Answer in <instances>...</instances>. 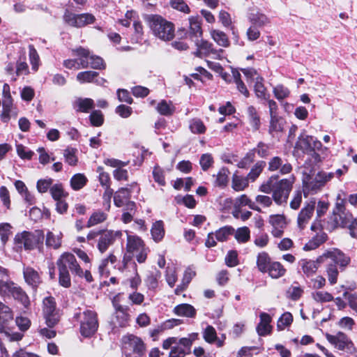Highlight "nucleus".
Wrapping results in <instances>:
<instances>
[{"instance_id":"nucleus-1","label":"nucleus","mask_w":357,"mask_h":357,"mask_svg":"<svg viewBox=\"0 0 357 357\" xmlns=\"http://www.w3.org/2000/svg\"><path fill=\"white\" fill-rule=\"evenodd\" d=\"M295 181L294 175L282 179H279L278 175H272L259 186V190L266 194L272 192L274 202L282 205L287 204Z\"/></svg>"},{"instance_id":"nucleus-2","label":"nucleus","mask_w":357,"mask_h":357,"mask_svg":"<svg viewBox=\"0 0 357 357\" xmlns=\"http://www.w3.org/2000/svg\"><path fill=\"white\" fill-rule=\"evenodd\" d=\"M59 270V284L65 288L71 286L70 271L74 276L83 278V270L78 264L75 256L69 252H64L56 261Z\"/></svg>"},{"instance_id":"nucleus-3","label":"nucleus","mask_w":357,"mask_h":357,"mask_svg":"<svg viewBox=\"0 0 357 357\" xmlns=\"http://www.w3.org/2000/svg\"><path fill=\"white\" fill-rule=\"evenodd\" d=\"M146 20L155 37L164 41L174 38L175 27L173 22L158 14L147 15Z\"/></svg>"},{"instance_id":"nucleus-4","label":"nucleus","mask_w":357,"mask_h":357,"mask_svg":"<svg viewBox=\"0 0 357 357\" xmlns=\"http://www.w3.org/2000/svg\"><path fill=\"white\" fill-rule=\"evenodd\" d=\"M45 236L42 230L37 229L34 231H24L16 234L15 242L17 245H23L26 250L38 249L40 252L43 250V241Z\"/></svg>"},{"instance_id":"nucleus-5","label":"nucleus","mask_w":357,"mask_h":357,"mask_svg":"<svg viewBox=\"0 0 357 357\" xmlns=\"http://www.w3.org/2000/svg\"><path fill=\"white\" fill-rule=\"evenodd\" d=\"M0 295L3 297H13L25 308H28L30 305L29 298L26 293L12 281L0 280Z\"/></svg>"},{"instance_id":"nucleus-6","label":"nucleus","mask_w":357,"mask_h":357,"mask_svg":"<svg viewBox=\"0 0 357 357\" xmlns=\"http://www.w3.org/2000/svg\"><path fill=\"white\" fill-rule=\"evenodd\" d=\"M146 345L143 340L134 335L123 336L122 351L125 357H146Z\"/></svg>"},{"instance_id":"nucleus-7","label":"nucleus","mask_w":357,"mask_h":357,"mask_svg":"<svg viewBox=\"0 0 357 357\" xmlns=\"http://www.w3.org/2000/svg\"><path fill=\"white\" fill-rule=\"evenodd\" d=\"M99 236L98 241V249L102 253L105 252L110 245H113L116 239H119L122 236V232L120 230H98L97 231H91L87 234L86 237L89 240L93 239Z\"/></svg>"},{"instance_id":"nucleus-8","label":"nucleus","mask_w":357,"mask_h":357,"mask_svg":"<svg viewBox=\"0 0 357 357\" xmlns=\"http://www.w3.org/2000/svg\"><path fill=\"white\" fill-rule=\"evenodd\" d=\"M126 250L135 256L136 260L138 263H144L147 258V255L149 251V248L146 247L144 242L136 235H131L127 234V243Z\"/></svg>"},{"instance_id":"nucleus-9","label":"nucleus","mask_w":357,"mask_h":357,"mask_svg":"<svg viewBox=\"0 0 357 357\" xmlns=\"http://www.w3.org/2000/svg\"><path fill=\"white\" fill-rule=\"evenodd\" d=\"M73 55L76 56L78 59H68L63 62V65L68 69L79 70L80 68H88L90 50L79 46L71 50Z\"/></svg>"},{"instance_id":"nucleus-10","label":"nucleus","mask_w":357,"mask_h":357,"mask_svg":"<svg viewBox=\"0 0 357 357\" xmlns=\"http://www.w3.org/2000/svg\"><path fill=\"white\" fill-rule=\"evenodd\" d=\"M345 204L346 200L338 195L331 217L333 223H357L351 213L347 210Z\"/></svg>"},{"instance_id":"nucleus-11","label":"nucleus","mask_w":357,"mask_h":357,"mask_svg":"<svg viewBox=\"0 0 357 357\" xmlns=\"http://www.w3.org/2000/svg\"><path fill=\"white\" fill-rule=\"evenodd\" d=\"M98 321L97 313L92 310H86L83 312V317L80 323V333L85 337L92 336L97 331Z\"/></svg>"},{"instance_id":"nucleus-12","label":"nucleus","mask_w":357,"mask_h":357,"mask_svg":"<svg viewBox=\"0 0 357 357\" xmlns=\"http://www.w3.org/2000/svg\"><path fill=\"white\" fill-rule=\"evenodd\" d=\"M43 317L45 323L49 328H53L59 321V315L56 308L54 298L52 296L45 297L43 299Z\"/></svg>"},{"instance_id":"nucleus-13","label":"nucleus","mask_w":357,"mask_h":357,"mask_svg":"<svg viewBox=\"0 0 357 357\" xmlns=\"http://www.w3.org/2000/svg\"><path fill=\"white\" fill-rule=\"evenodd\" d=\"M136 190L137 194L140 192V188L136 182L128 184L126 187L118 189L114 195V204L116 207H122L130 200L132 192Z\"/></svg>"},{"instance_id":"nucleus-14","label":"nucleus","mask_w":357,"mask_h":357,"mask_svg":"<svg viewBox=\"0 0 357 357\" xmlns=\"http://www.w3.org/2000/svg\"><path fill=\"white\" fill-rule=\"evenodd\" d=\"M327 340L335 348L348 353H352L355 350L354 345L346 334L338 332L336 335L326 334Z\"/></svg>"},{"instance_id":"nucleus-15","label":"nucleus","mask_w":357,"mask_h":357,"mask_svg":"<svg viewBox=\"0 0 357 357\" xmlns=\"http://www.w3.org/2000/svg\"><path fill=\"white\" fill-rule=\"evenodd\" d=\"M197 46V50L194 52L195 56L202 58L203 56H208L213 55L215 58L220 59V54L223 53L224 50L222 49L217 50L214 47L212 43L204 40L196 39L195 40Z\"/></svg>"},{"instance_id":"nucleus-16","label":"nucleus","mask_w":357,"mask_h":357,"mask_svg":"<svg viewBox=\"0 0 357 357\" xmlns=\"http://www.w3.org/2000/svg\"><path fill=\"white\" fill-rule=\"evenodd\" d=\"M293 170L292 165L287 160L280 156H273L268 162V171L274 172L278 171L282 175L290 174Z\"/></svg>"},{"instance_id":"nucleus-17","label":"nucleus","mask_w":357,"mask_h":357,"mask_svg":"<svg viewBox=\"0 0 357 357\" xmlns=\"http://www.w3.org/2000/svg\"><path fill=\"white\" fill-rule=\"evenodd\" d=\"M311 230L319 232L305 245L303 249L306 251L316 249L327 239V234L322 231V225H311Z\"/></svg>"},{"instance_id":"nucleus-18","label":"nucleus","mask_w":357,"mask_h":357,"mask_svg":"<svg viewBox=\"0 0 357 357\" xmlns=\"http://www.w3.org/2000/svg\"><path fill=\"white\" fill-rule=\"evenodd\" d=\"M324 258L330 259L333 264L339 265L340 268H345L350 262L349 257L345 255L342 252L337 249L331 251H327L324 255Z\"/></svg>"},{"instance_id":"nucleus-19","label":"nucleus","mask_w":357,"mask_h":357,"mask_svg":"<svg viewBox=\"0 0 357 357\" xmlns=\"http://www.w3.org/2000/svg\"><path fill=\"white\" fill-rule=\"evenodd\" d=\"M115 309V324L120 327H125L128 325L130 315L128 313L129 307L128 306L122 305L116 303H113Z\"/></svg>"},{"instance_id":"nucleus-20","label":"nucleus","mask_w":357,"mask_h":357,"mask_svg":"<svg viewBox=\"0 0 357 357\" xmlns=\"http://www.w3.org/2000/svg\"><path fill=\"white\" fill-rule=\"evenodd\" d=\"M324 261V256L321 255L317 258L316 261L308 260L306 259H301L299 261V265L301 266V268L303 273L307 275L310 276L313 275L318 268V265L322 263Z\"/></svg>"},{"instance_id":"nucleus-21","label":"nucleus","mask_w":357,"mask_h":357,"mask_svg":"<svg viewBox=\"0 0 357 357\" xmlns=\"http://www.w3.org/2000/svg\"><path fill=\"white\" fill-rule=\"evenodd\" d=\"M260 322L257 326V332L259 336H265L271 333L272 327L270 325L271 322V316L266 312H261L259 314Z\"/></svg>"},{"instance_id":"nucleus-22","label":"nucleus","mask_w":357,"mask_h":357,"mask_svg":"<svg viewBox=\"0 0 357 357\" xmlns=\"http://www.w3.org/2000/svg\"><path fill=\"white\" fill-rule=\"evenodd\" d=\"M190 31L189 35L192 40L199 39L202 37L203 31L202 28V20L199 16H191L189 18Z\"/></svg>"},{"instance_id":"nucleus-23","label":"nucleus","mask_w":357,"mask_h":357,"mask_svg":"<svg viewBox=\"0 0 357 357\" xmlns=\"http://www.w3.org/2000/svg\"><path fill=\"white\" fill-rule=\"evenodd\" d=\"M23 275L26 282L33 288L38 287L42 282L38 271L31 267H24Z\"/></svg>"},{"instance_id":"nucleus-24","label":"nucleus","mask_w":357,"mask_h":357,"mask_svg":"<svg viewBox=\"0 0 357 357\" xmlns=\"http://www.w3.org/2000/svg\"><path fill=\"white\" fill-rule=\"evenodd\" d=\"M312 142L313 137L305 134H301L298 137L295 148L298 150H301L303 153H312L311 146Z\"/></svg>"},{"instance_id":"nucleus-25","label":"nucleus","mask_w":357,"mask_h":357,"mask_svg":"<svg viewBox=\"0 0 357 357\" xmlns=\"http://www.w3.org/2000/svg\"><path fill=\"white\" fill-rule=\"evenodd\" d=\"M247 116L250 125L253 131H257L261 127V118L260 115L253 105H250L247 108Z\"/></svg>"},{"instance_id":"nucleus-26","label":"nucleus","mask_w":357,"mask_h":357,"mask_svg":"<svg viewBox=\"0 0 357 357\" xmlns=\"http://www.w3.org/2000/svg\"><path fill=\"white\" fill-rule=\"evenodd\" d=\"M13 321V315L10 308L0 301V331L5 332L4 324Z\"/></svg>"},{"instance_id":"nucleus-27","label":"nucleus","mask_w":357,"mask_h":357,"mask_svg":"<svg viewBox=\"0 0 357 357\" xmlns=\"http://www.w3.org/2000/svg\"><path fill=\"white\" fill-rule=\"evenodd\" d=\"M322 186L315 177L310 181H303V192L305 197H307L310 194H316L321 190Z\"/></svg>"},{"instance_id":"nucleus-28","label":"nucleus","mask_w":357,"mask_h":357,"mask_svg":"<svg viewBox=\"0 0 357 357\" xmlns=\"http://www.w3.org/2000/svg\"><path fill=\"white\" fill-rule=\"evenodd\" d=\"M212 39L219 45L225 48L230 46V41L228 36L219 29H212L210 31Z\"/></svg>"},{"instance_id":"nucleus-29","label":"nucleus","mask_w":357,"mask_h":357,"mask_svg":"<svg viewBox=\"0 0 357 357\" xmlns=\"http://www.w3.org/2000/svg\"><path fill=\"white\" fill-rule=\"evenodd\" d=\"M173 312L178 316L195 317L196 315L195 308L188 303H182L174 307Z\"/></svg>"},{"instance_id":"nucleus-30","label":"nucleus","mask_w":357,"mask_h":357,"mask_svg":"<svg viewBox=\"0 0 357 357\" xmlns=\"http://www.w3.org/2000/svg\"><path fill=\"white\" fill-rule=\"evenodd\" d=\"M284 121L280 116H270V122L268 126V133L274 135V133L282 132L284 131Z\"/></svg>"},{"instance_id":"nucleus-31","label":"nucleus","mask_w":357,"mask_h":357,"mask_svg":"<svg viewBox=\"0 0 357 357\" xmlns=\"http://www.w3.org/2000/svg\"><path fill=\"white\" fill-rule=\"evenodd\" d=\"M314 202L307 204L298 213V223H304L309 221L314 213Z\"/></svg>"},{"instance_id":"nucleus-32","label":"nucleus","mask_w":357,"mask_h":357,"mask_svg":"<svg viewBox=\"0 0 357 357\" xmlns=\"http://www.w3.org/2000/svg\"><path fill=\"white\" fill-rule=\"evenodd\" d=\"M77 112L89 113L90 110L94 108L95 104L93 99L89 98H78L75 102Z\"/></svg>"},{"instance_id":"nucleus-33","label":"nucleus","mask_w":357,"mask_h":357,"mask_svg":"<svg viewBox=\"0 0 357 357\" xmlns=\"http://www.w3.org/2000/svg\"><path fill=\"white\" fill-rule=\"evenodd\" d=\"M99 75V73L93 70L82 71L77 73L76 76L77 80L80 84L84 83H98V80L96 79Z\"/></svg>"},{"instance_id":"nucleus-34","label":"nucleus","mask_w":357,"mask_h":357,"mask_svg":"<svg viewBox=\"0 0 357 357\" xmlns=\"http://www.w3.org/2000/svg\"><path fill=\"white\" fill-rule=\"evenodd\" d=\"M268 268V270H267L266 273L274 279L282 277L286 273V269L278 261H272Z\"/></svg>"},{"instance_id":"nucleus-35","label":"nucleus","mask_w":357,"mask_h":357,"mask_svg":"<svg viewBox=\"0 0 357 357\" xmlns=\"http://www.w3.org/2000/svg\"><path fill=\"white\" fill-rule=\"evenodd\" d=\"M248 19L253 26L258 27H262L271 22L269 18L265 14L259 12L250 13Z\"/></svg>"},{"instance_id":"nucleus-36","label":"nucleus","mask_w":357,"mask_h":357,"mask_svg":"<svg viewBox=\"0 0 357 357\" xmlns=\"http://www.w3.org/2000/svg\"><path fill=\"white\" fill-rule=\"evenodd\" d=\"M264 79L261 75L255 77L254 91L258 98L268 100L266 88L264 84Z\"/></svg>"},{"instance_id":"nucleus-37","label":"nucleus","mask_w":357,"mask_h":357,"mask_svg":"<svg viewBox=\"0 0 357 357\" xmlns=\"http://www.w3.org/2000/svg\"><path fill=\"white\" fill-rule=\"evenodd\" d=\"M61 232L54 233L48 231L46 236V245L54 249H58L61 245Z\"/></svg>"},{"instance_id":"nucleus-38","label":"nucleus","mask_w":357,"mask_h":357,"mask_svg":"<svg viewBox=\"0 0 357 357\" xmlns=\"http://www.w3.org/2000/svg\"><path fill=\"white\" fill-rule=\"evenodd\" d=\"M88 182V178L84 174L77 173L73 175L70 181V186L74 190H79L83 188Z\"/></svg>"},{"instance_id":"nucleus-39","label":"nucleus","mask_w":357,"mask_h":357,"mask_svg":"<svg viewBox=\"0 0 357 357\" xmlns=\"http://www.w3.org/2000/svg\"><path fill=\"white\" fill-rule=\"evenodd\" d=\"M271 262L272 261L268 253L262 252L258 254L257 257V266L260 272L266 273Z\"/></svg>"},{"instance_id":"nucleus-40","label":"nucleus","mask_w":357,"mask_h":357,"mask_svg":"<svg viewBox=\"0 0 357 357\" xmlns=\"http://www.w3.org/2000/svg\"><path fill=\"white\" fill-rule=\"evenodd\" d=\"M266 163L264 160L257 161L254 166L251 168L250 172L248 174L247 177L249 181H255L261 174L263 169L266 167Z\"/></svg>"},{"instance_id":"nucleus-41","label":"nucleus","mask_w":357,"mask_h":357,"mask_svg":"<svg viewBox=\"0 0 357 357\" xmlns=\"http://www.w3.org/2000/svg\"><path fill=\"white\" fill-rule=\"evenodd\" d=\"M161 278V273L158 270L151 272L145 280L146 285L150 290H155L158 286V280Z\"/></svg>"},{"instance_id":"nucleus-42","label":"nucleus","mask_w":357,"mask_h":357,"mask_svg":"<svg viewBox=\"0 0 357 357\" xmlns=\"http://www.w3.org/2000/svg\"><path fill=\"white\" fill-rule=\"evenodd\" d=\"M156 110L162 116H170L174 113L175 107L172 105L171 102L168 103L167 100H162L158 102Z\"/></svg>"},{"instance_id":"nucleus-43","label":"nucleus","mask_w":357,"mask_h":357,"mask_svg":"<svg viewBox=\"0 0 357 357\" xmlns=\"http://www.w3.org/2000/svg\"><path fill=\"white\" fill-rule=\"evenodd\" d=\"M249 179L248 177H243L234 174L232 178V188L236 191L243 190L248 186Z\"/></svg>"},{"instance_id":"nucleus-44","label":"nucleus","mask_w":357,"mask_h":357,"mask_svg":"<svg viewBox=\"0 0 357 357\" xmlns=\"http://www.w3.org/2000/svg\"><path fill=\"white\" fill-rule=\"evenodd\" d=\"M77 18L78 21L77 28L84 27L89 24H92L96 22L95 16L89 13L77 14Z\"/></svg>"},{"instance_id":"nucleus-45","label":"nucleus","mask_w":357,"mask_h":357,"mask_svg":"<svg viewBox=\"0 0 357 357\" xmlns=\"http://www.w3.org/2000/svg\"><path fill=\"white\" fill-rule=\"evenodd\" d=\"M50 194L55 201H59L68 195V193L64 191L61 183H56L53 185L50 188Z\"/></svg>"},{"instance_id":"nucleus-46","label":"nucleus","mask_w":357,"mask_h":357,"mask_svg":"<svg viewBox=\"0 0 357 357\" xmlns=\"http://www.w3.org/2000/svg\"><path fill=\"white\" fill-rule=\"evenodd\" d=\"M250 150L255 155L257 153L261 158H266L270 155V146L264 142H258L257 146Z\"/></svg>"},{"instance_id":"nucleus-47","label":"nucleus","mask_w":357,"mask_h":357,"mask_svg":"<svg viewBox=\"0 0 357 357\" xmlns=\"http://www.w3.org/2000/svg\"><path fill=\"white\" fill-rule=\"evenodd\" d=\"M89 67L96 70H105L106 63L104 60L99 56L90 55L88 57Z\"/></svg>"},{"instance_id":"nucleus-48","label":"nucleus","mask_w":357,"mask_h":357,"mask_svg":"<svg viewBox=\"0 0 357 357\" xmlns=\"http://www.w3.org/2000/svg\"><path fill=\"white\" fill-rule=\"evenodd\" d=\"M89 121L92 126L100 127L104 123V115L100 110H93L89 115Z\"/></svg>"},{"instance_id":"nucleus-49","label":"nucleus","mask_w":357,"mask_h":357,"mask_svg":"<svg viewBox=\"0 0 357 357\" xmlns=\"http://www.w3.org/2000/svg\"><path fill=\"white\" fill-rule=\"evenodd\" d=\"M151 234L155 242L158 243L161 241L165 234L163 225H153L151 229Z\"/></svg>"},{"instance_id":"nucleus-50","label":"nucleus","mask_w":357,"mask_h":357,"mask_svg":"<svg viewBox=\"0 0 357 357\" xmlns=\"http://www.w3.org/2000/svg\"><path fill=\"white\" fill-rule=\"evenodd\" d=\"M297 284V282H294L287 291V296L293 301L298 300L303 293V290Z\"/></svg>"},{"instance_id":"nucleus-51","label":"nucleus","mask_w":357,"mask_h":357,"mask_svg":"<svg viewBox=\"0 0 357 357\" xmlns=\"http://www.w3.org/2000/svg\"><path fill=\"white\" fill-rule=\"evenodd\" d=\"M250 229L247 227L238 228L234 233V237L238 243H244L250 239Z\"/></svg>"},{"instance_id":"nucleus-52","label":"nucleus","mask_w":357,"mask_h":357,"mask_svg":"<svg viewBox=\"0 0 357 357\" xmlns=\"http://www.w3.org/2000/svg\"><path fill=\"white\" fill-rule=\"evenodd\" d=\"M96 172L99 174L98 180L100 185L104 188L106 186H111L112 181L109 174L105 172L104 167L98 166L96 169Z\"/></svg>"},{"instance_id":"nucleus-53","label":"nucleus","mask_w":357,"mask_h":357,"mask_svg":"<svg viewBox=\"0 0 357 357\" xmlns=\"http://www.w3.org/2000/svg\"><path fill=\"white\" fill-rule=\"evenodd\" d=\"M29 56L30 63L32 66V70H33L34 71H37L38 69L40 57L37 50L33 45H29Z\"/></svg>"},{"instance_id":"nucleus-54","label":"nucleus","mask_w":357,"mask_h":357,"mask_svg":"<svg viewBox=\"0 0 357 357\" xmlns=\"http://www.w3.org/2000/svg\"><path fill=\"white\" fill-rule=\"evenodd\" d=\"M273 92L275 98L278 100H282L288 98L290 95L289 89L282 84H278L274 87Z\"/></svg>"},{"instance_id":"nucleus-55","label":"nucleus","mask_w":357,"mask_h":357,"mask_svg":"<svg viewBox=\"0 0 357 357\" xmlns=\"http://www.w3.org/2000/svg\"><path fill=\"white\" fill-rule=\"evenodd\" d=\"M77 14L74 13L68 9H66L63 15V22L68 26L77 28Z\"/></svg>"},{"instance_id":"nucleus-56","label":"nucleus","mask_w":357,"mask_h":357,"mask_svg":"<svg viewBox=\"0 0 357 357\" xmlns=\"http://www.w3.org/2000/svg\"><path fill=\"white\" fill-rule=\"evenodd\" d=\"M189 127L191 132L194 134H204L206 131L205 125L199 119H192Z\"/></svg>"},{"instance_id":"nucleus-57","label":"nucleus","mask_w":357,"mask_h":357,"mask_svg":"<svg viewBox=\"0 0 357 357\" xmlns=\"http://www.w3.org/2000/svg\"><path fill=\"white\" fill-rule=\"evenodd\" d=\"M228 173L229 169L227 168H221L217 174L215 181V185L222 188L225 187L228 183Z\"/></svg>"},{"instance_id":"nucleus-58","label":"nucleus","mask_w":357,"mask_h":357,"mask_svg":"<svg viewBox=\"0 0 357 357\" xmlns=\"http://www.w3.org/2000/svg\"><path fill=\"white\" fill-rule=\"evenodd\" d=\"M237 202L238 203V206H248L250 208L257 211L258 212H261V208L259 205L256 204L255 202H252L246 195H241Z\"/></svg>"},{"instance_id":"nucleus-59","label":"nucleus","mask_w":357,"mask_h":357,"mask_svg":"<svg viewBox=\"0 0 357 357\" xmlns=\"http://www.w3.org/2000/svg\"><path fill=\"white\" fill-rule=\"evenodd\" d=\"M234 233V229L231 226H225L215 232L216 239L219 241H226L227 237Z\"/></svg>"},{"instance_id":"nucleus-60","label":"nucleus","mask_w":357,"mask_h":357,"mask_svg":"<svg viewBox=\"0 0 357 357\" xmlns=\"http://www.w3.org/2000/svg\"><path fill=\"white\" fill-rule=\"evenodd\" d=\"M76 149L73 148H67L64 150L63 156L65 161L70 166L77 165L78 159L75 155Z\"/></svg>"},{"instance_id":"nucleus-61","label":"nucleus","mask_w":357,"mask_h":357,"mask_svg":"<svg viewBox=\"0 0 357 357\" xmlns=\"http://www.w3.org/2000/svg\"><path fill=\"white\" fill-rule=\"evenodd\" d=\"M255 155L252 151L250 150L245 156L238 162L237 166L238 168L248 169L250 165L255 161Z\"/></svg>"},{"instance_id":"nucleus-62","label":"nucleus","mask_w":357,"mask_h":357,"mask_svg":"<svg viewBox=\"0 0 357 357\" xmlns=\"http://www.w3.org/2000/svg\"><path fill=\"white\" fill-rule=\"evenodd\" d=\"M232 215L235 218L244 222L250 218L252 212L243 210L240 206H235L232 211Z\"/></svg>"},{"instance_id":"nucleus-63","label":"nucleus","mask_w":357,"mask_h":357,"mask_svg":"<svg viewBox=\"0 0 357 357\" xmlns=\"http://www.w3.org/2000/svg\"><path fill=\"white\" fill-rule=\"evenodd\" d=\"M214 160L211 153H204L201 155L199 159V165L204 172L207 171L213 166Z\"/></svg>"},{"instance_id":"nucleus-64","label":"nucleus","mask_w":357,"mask_h":357,"mask_svg":"<svg viewBox=\"0 0 357 357\" xmlns=\"http://www.w3.org/2000/svg\"><path fill=\"white\" fill-rule=\"evenodd\" d=\"M293 321V316L290 312H284L279 318L277 327L279 331L283 330L286 326H289Z\"/></svg>"}]
</instances>
